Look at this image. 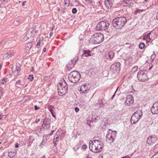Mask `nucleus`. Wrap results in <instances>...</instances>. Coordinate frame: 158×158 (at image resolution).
<instances>
[{"label":"nucleus","instance_id":"obj_1","mask_svg":"<svg viewBox=\"0 0 158 158\" xmlns=\"http://www.w3.org/2000/svg\"><path fill=\"white\" fill-rule=\"evenodd\" d=\"M127 22L126 18L124 17H120L116 18L112 21L113 26L118 29H121Z\"/></svg>","mask_w":158,"mask_h":158},{"label":"nucleus","instance_id":"obj_2","mask_svg":"<svg viewBox=\"0 0 158 158\" xmlns=\"http://www.w3.org/2000/svg\"><path fill=\"white\" fill-rule=\"evenodd\" d=\"M68 90V87L66 81L63 80L58 85V92L59 95L62 96L65 94Z\"/></svg>","mask_w":158,"mask_h":158},{"label":"nucleus","instance_id":"obj_3","mask_svg":"<svg viewBox=\"0 0 158 158\" xmlns=\"http://www.w3.org/2000/svg\"><path fill=\"white\" fill-rule=\"evenodd\" d=\"M80 73L77 71H73L68 75L69 80L73 83L77 82L81 78Z\"/></svg>","mask_w":158,"mask_h":158},{"label":"nucleus","instance_id":"obj_4","mask_svg":"<svg viewBox=\"0 0 158 158\" xmlns=\"http://www.w3.org/2000/svg\"><path fill=\"white\" fill-rule=\"evenodd\" d=\"M104 39L103 35L100 33H98L92 36L90 41L94 44H99L102 43Z\"/></svg>","mask_w":158,"mask_h":158},{"label":"nucleus","instance_id":"obj_5","mask_svg":"<svg viewBox=\"0 0 158 158\" xmlns=\"http://www.w3.org/2000/svg\"><path fill=\"white\" fill-rule=\"evenodd\" d=\"M143 115L142 111L140 110H138L132 115L131 119V123L134 124L136 123L140 119Z\"/></svg>","mask_w":158,"mask_h":158},{"label":"nucleus","instance_id":"obj_6","mask_svg":"<svg viewBox=\"0 0 158 158\" xmlns=\"http://www.w3.org/2000/svg\"><path fill=\"white\" fill-rule=\"evenodd\" d=\"M116 131H111L109 129L108 131V134L106 136V141L110 143H113L116 137Z\"/></svg>","mask_w":158,"mask_h":158},{"label":"nucleus","instance_id":"obj_7","mask_svg":"<svg viewBox=\"0 0 158 158\" xmlns=\"http://www.w3.org/2000/svg\"><path fill=\"white\" fill-rule=\"evenodd\" d=\"M109 25L107 21H101L97 25V29L99 31H105L108 29Z\"/></svg>","mask_w":158,"mask_h":158},{"label":"nucleus","instance_id":"obj_8","mask_svg":"<svg viewBox=\"0 0 158 158\" xmlns=\"http://www.w3.org/2000/svg\"><path fill=\"white\" fill-rule=\"evenodd\" d=\"M137 78L141 81H144L148 79L147 75V71L146 70H141L137 73Z\"/></svg>","mask_w":158,"mask_h":158},{"label":"nucleus","instance_id":"obj_9","mask_svg":"<svg viewBox=\"0 0 158 158\" xmlns=\"http://www.w3.org/2000/svg\"><path fill=\"white\" fill-rule=\"evenodd\" d=\"M96 142H98V140H94L93 141L90 140L89 142V149L92 152L97 153Z\"/></svg>","mask_w":158,"mask_h":158},{"label":"nucleus","instance_id":"obj_10","mask_svg":"<svg viewBox=\"0 0 158 158\" xmlns=\"http://www.w3.org/2000/svg\"><path fill=\"white\" fill-rule=\"evenodd\" d=\"M134 1L133 0H123L121 4L125 6H132L134 5Z\"/></svg>","mask_w":158,"mask_h":158},{"label":"nucleus","instance_id":"obj_11","mask_svg":"<svg viewBox=\"0 0 158 158\" xmlns=\"http://www.w3.org/2000/svg\"><path fill=\"white\" fill-rule=\"evenodd\" d=\"M151 110L153 114H158V102H156L153 104L151 108Z\"/></svg>","mask_w":158,"mask_h":158},{"label":"nucleus","instance_id":"obj_12","mask_svg":"<svg viewBox=\"0 0 158 158\" xmlns=\"http://www.w3.org/2000/svg\"><path fill=\"white\" fill-rule=\"evenodd\" d=\"M157 141V139L156 138L149 137L148 138L147 142L148 144L152 145L156 143Z\"/></svg>","mask_w":158,"mask_h":158},{"label":"nucleus","instance_id":"obj_13","mask_svg":"<svg viewBox=\"0 0 158 158\" xmlns=\"http://www.w3.org/2000/svg\"><path fill=\"white\" fill-rule=\"evenodd\" d=\"M134 102L133 97L131 95L127 97L125 102V105L128 106H130Z\"/></svg>","mask_w":158,"mask_h":158},{"label":"nucleus","instance_id":"obj_14","mask_svg":"<svg viewBox=\"0 0 158 158\" xmlns=\"http://www.w3.org/2000/svg\"><path fill=\"white\" fill-rule=\"evenodd\" d=\"M120 64L119 62H116L113 64L111 66V69L113 71H119L120 70Z\"/></svg>","mask_w":158,"mask_h":158},{"label":"nucleus","instance_id":"obj_15","mask_svg":"<svg viewBox=\"0 0 158 158\" xmlns=\"http://www.w3.org/2000/svg\"><path fill=\"white\" fill-rule=\"evenodd\" d=\"M88 85H83L81 86L80 91L82 92V93H87L88 91L89 90V88Z\"/></svg>","mask_w":158,"mask_h":158},{"label":"nucleus","instance_id":"obj_16","mask_svg":"<svg viewBox=\"0 0 158 158\" xmlns=\"http://www.w3.org/2000/svg\"><path fill=\"white\" fill-rule=\"evenodd\" d=\"M104 4L107 8H110L113 5V0H105Z\"/></svg>","mask_w":158,"mask_h":158},{"label":"nucleus","instance_id":"obj_17","mask_svg":"<svg viewBox=\"0 0 158 158\" xmlns=\"http://www.w3.org/2000/svg\"><path fill=\"white\" fill-rule=\"evenodd\" d=\"M42 127L44 129H48L49 128L50 126L49 124L48 123V119L45 118L44 119L42 125Z\"/></svg>","mask_w":158,"mask_h":158},{"label":"nucleus","instance_id":"obj_18","mask_svg":"<svg viewBox=\"0 0 158 158\" xmlns=\"http://www.w3.org/2000/svg\"><path fill=\"white\" fill-rule=\"evenodd\" d=\"M20 70V67L16 65L15 70L13 72V74L15 77H17L19 76Z\"/></svg>","mask_w":158,"mask_h":158},{"label":"nucleus","instance_id":"obj_19","mask_svg":"<svg viewBox=\"0 0 158 158\" xmlns=\"http://www.w3.org/2000/svg\"><path fill=\"white\" fill-rule=\"evenodd\" d=\"M98 140V142H96V144L97 145V152H98L100 151L102 148V143Z\"/></svg>","mask_w":158,"mask_h":158},{"label":"nucleus","instance_id":"obj_20","mask_svg":"<svg viewBox=\"0 0 158 158\" xmlns=\"http://www.w3.org/2000/svg\"><path fill=\"white\" fill-rule=\"evenodd\" d=\"M114 53L112 51H110L105 56V58L107 59H112L114 56Z\"/></svg>","mask_w":158,"mask_h":158},{"label":"nucleus","instance_id":"obj_21","mask_svg":"<svg viewBox=\"0 0 158 158\" xmlns=\"http://www.w3.org/2000/svg\"><path fill=\"white\" fill-rule=\"evenodd\" d=\"M151 34V32H149L147 34L144 35L143 37V40H146L147 43L150 42L151 40L150 35Z\"/></svg>","mask_w":158,"mask_h":158},{"label":"nucleus","instance_id":"obj_22","mask_svg":"<svg viewBox=\"0 0 158 158\" xmlns=\"http://www.w3.org/2000/svg\"><path fill=\"white\" fill-rule=\"evenodd\" d=\"M83 55L84 56L87 57L91 56V52L89 50H83Z\"/></svg>","mask_w":158,"mask_h":158},{"label":"nucleus","instance_id":"obj_23","mask_svg":"<svg viewBox=\"0 0 158 158\" xmlns=\"http://www.w3.org/2000/svg\"><path fill=\"white\" fill-rule=\"evenodd\" d=\"M33 31H34L33 29L31 28H30L27 32L26 35L28 38H30L32 35Z\"/></svg>","mask_w":158,"mask_h":158},{"label":"nucleus","instance_id":"obj_24","mask_svg":"<svg viewBox=\"0 0 158 158\" xmlns=\"http://www.w3.org/2000/svg\"><path fill=\"white\" fill-rule=\"evenodd\" d=\"M14 53L13 52H8L5 54V55L4 56V57H5L6 58L8 59L12 56H13L14 55Z\"/></svg>","mask_w":158,"mask_h":158},{"label":"nucleus","instance_id":"obj_25","mask_svg":"<svg viewBox=\"0 0 158 158\" xmlns=\"http://www.w3.org/2000/svg\"><path fill=\"white\" fill-rule=\"evenodd\" d=\"M32 46V44L31 43H28L27 44L26 46L27 50H29Z\"/></svg>","mask_w":158,"mask_h":158},{"label":"nucleus","instance_id":"obj_26","mask_svg":"<svg viewBox=\"0 0 158 158\" xmlns=\"http://www.w3.org/2000/svg\"><path fill=\"white\" fill-rule=\"evenodd\" d=\"M138 69V67L136 66H134L133 68H132V69L131 71V72L132 73H134L136 72Z\"/></svg>","mask_w":158,"mask_h":158},{"label":"nucleus","instance_id":"obj_27","mask_svg":"<svg viewBox=\"0 0 158 158\" xmlns=\"http://www.w3.org/2000/svg\"><path fill=\"white\" fill-rule=\"evenodd\" d=\"M60 135V133L59 132L57 131L56 132V134L54 136V139H57L58 138H59V136Z\"/></svg>","mask_w":158,"mask_h":158},{"label":"nucleus","instance_id":"obj_28","mask_svg":"<svg viewBox=\"0 0 158 158\" xmlns=\"http://www.w3.org/2000/svg\"><path fill=\"white\" fill-rule=\"evenodd\" d=\"M15 153L12 152H9L8 156L9 157L11 158L15 156Z\"/></svg>","mask_w":158,"mask_h":158},{"label":"nucleus","instance_id":"obj_29","mask_svg":"<svg viewBox=\"0 0 158 158\" xmlns=\"http://www.w3.org/2000/svg\"><path fill=\"white\" fill-rule=\"evenodd\" d=\"M145 46V44L143 43H140L139 45V47L141 49H142Z\"/></svg>","mask_w":158,"mask_h":158},{"label":"nucleus","instance_id":"obj_30","mask_svg":"<svg viewBox=\"0 0 158 158\" xmlns=\"http://www.w3.org/2000/svg\"><path fill=\"white\" fill-rule=\"evenodd\" d=\"M64 3L66 6H68L69 5L70 0H64Z\"/></svg>","mask_w":158,"mask_h":158},{"label":"nucleus","instance_id":"obj_31","mask_svg":"<svg viewBox=\"0 0 158 158\" xmlns=\"http://www.w3.org/2000/svg\"><path fill=\"white\" fill-rule=\"evenodd\" d=\"M78 60V58H77L75 60H71V62L73 64V66H74V65L76 64Z\"/></svg>","mask_w":158,"mask_h":158},{"label":"nucleus","instance_id":"obj_32","mask_svg":"<svg viewBox=\"0 0 158 158\" xmlns=\"http://www.w3.org/2000/svg\"><path fill=\"white\" fill-rule=\"evenodd\" d=\"M7 81V79L6 78H3L2 80V81L1 83L2 84H5V82H6Z\"/></svg>","mask_w":158,"mask_h":158},{"label":"nucleus","instance_id":"obj_33","mask_svg":"<svg viewBox=\"0 0 158 158\" xmlns=\"http://www.w3.org/2000/svg\"><path fill=\"white\" fill-rule=\"evenodd\" d=\"M34 78L33 76L32 75H30L29 76V77L28 78V79H29L31 81H32L33 80Z\"/></svg>","mask_w":158,"mask_h":158},{"label":"nucleus","instance_id":"obj_34","mask_svg":"<svg viewBox=\"0 0 158 158\" xmlns=\"http://www.w3.org/2000/svg\"><path fill=\"white\" fill-rule=\"evenodd\" d=\"M156 57V55L155 54H153L151 57V60L153 61L154 60V59Z\"/></svg>","mask_w":158,"mask_h":158},{"label":"nucleus","instance_id":"obj_35","mask_svg":"<svg viewBox=\"0 0 158 158\" xmlns=\"http://www.w3.org/2000/svg\"><path fill=\"white\" fill-rule=\"evenodd\" d=\"M154 151L156 152H158V145H156L154 149Z\"/></svg>","mask_w":158,"mask_h":158},{"label":"nucleus","instance_id":"obj_36","mask_svg":"<svg viewBox=\"0 0 158 158\" xmlns=\"http://www.w3.org/2000/svg\"><path fill=\"white\" fill-rule=\"evenodd\" d=\"M77 12V10L76 8H73L72 10V12L73 14H75Z\"/></svg>","mask_w":158,"mask_h":158},{"label":"nucleus","instance_id":"obj_37","mask_svg":"<svg viewBox=\"0 0 158 158\" xmlns=\"http://www.w3.org/2000/svg\"><path fill=\"white\" fill-rule=\"evenodd\" d=\"M48 108L49 110H52V109L53 108V107L51 105L49 106L48 107Z\"/></svg>","mask_w":158,"mask_h":158},{"label":"nucleus","instance_id":"obj_38","mask_svg":"<svg viewBox=\"0 0 158 158\" xmlns=\"http://www.w3.org/2000/svg\"><path fill=\"white\" fill-rule=\"evenodd\" d=\"M21 82H20V81L19 80L17 81V82H16V83H15V84L16 85H21Z\"/></svg>","mask_w":158,"mask_h":158},{"label":"nucleus","instance_id":"obj_39","mask_svg":"<svg viewBox=\"0 0 158 158\" xmlns=\"http://www.w3.org/2000/svg\"><path fill=\"white\" fill-rule=\"evenodd\" d=\"M82 148L83 149H85L87 148V146L85 144H84L82 146Z\"/></svg>","mask_w":158,"mask_h":158},{"label":"nucleus","instance_id":"obj_40","mask_svg":"<svg viewBox=\"0 0 158 158\" xmlns=\"http://www.w3.org/2000/svg\"><path fill=\"white\" fill-rule=\"evenodd\" d=\"M118 87L117 88V89H116V91H115V92H114V95H113V96H112V98H113L114 97V96H115V94H116V92L117 91V90H118Z\"/></svg>","mask_w":158,"mask_h":158},{"label":"nucleus","instance_id":"obj_41","mask_svg":"<svg viewBox=\"0 0 158 158\" xmlns=\"http://www.w3.org/2000/svg\"><path fill=\"white\" fill-rule=\"evenodd\" d=\"M39 107L35 105L34 106V109L35 110H38L39 109Z\"/></svg>","mask_w":158,"mask_h":158},{"label":"nucleus","instance_id":"obj_42","mask_svg":"<svg viewBox=\"0 0 158 158\" xmlns=\"http://www.w3.org/2000/svg\"><path fill=\"white\" fill-rule=\"evenodd\" d=\"M36 45L37 46H39V47L40 46V40H39V41L37 42Z\"/></svg>","mask_w":158,"mask_h":158},{"label":"nucleus","instance_id":"obj_43","mask_svg":"<svg viewBox=\"0 0 158 158\" xmlns=\"http://www.w3.org/2000/svg\"><path fill=\"white\" fill-rule=\"evenodd\" d=\"M79 109L78 107H75V110L76 112H77L79 111Z\"/></svg>","mask_w":158,"mask_h":158},{"label":"nucleus","instance_id":"obj_44","mask_svg":"<svg viewBox=\"0 0 158 158\" xmlns=\"http://www.w3.org/2000/svg\"><path fill=\"white\" fill-rule=\"evenodd\" d=\"M46 142L45 141V140H43L42 142H41V145H43L44 144V143Z\"/></svg>","mask_w":158,"mask_h":158},{"label":"nucleus","instance_id":"obj_45","mask_svg":"<svg viewBox=\"0 0 158 158\" xmlns=\"http://www.w3.org/2000/svg\"><path fill=\"white\" fill-rule=\"evenodd\" d=\"M19 144L18 143H16L15 144V147L16 148H18L19 147Z\"/></svg>","mask_w":158,"mask_h":158},{"label":"nucleus","instance_id":"obj_46","mask_svg":"<svg viewBox=\"0 0 158 158\" xmlns=\"http://www.w3.org/2000/svg\"><path fill=\"white\" fill-rule=\"evenodd\" d=\"M40 121V119L39 118L37 120L35 121V123H37L38 122H39Z\"/></svg>","mask_w":158,"mask_h":158},{"label":"nucleus","instance_id":"obj_47","mask_svg":"<svg viewBox=\"0 0 158 158\" xmlns=\"http://www.w3.org/2000/svg\"><path fill=\"white\" fill-rule=\"evenodd\" d=\"M26 2V1H23L22 3V6H24L25 5V3Z\"/></svg>","mask_w":158,"mask_h":158},{"label":"nucleus","instance_id":"obj_48","mask_svg":"<svg viewBox=\"0 0 158 158\" xmlns=\"http://www.w3.org/2000/svg\"><path fill=\"white\" fill-rule=\"evenodd\" d=\"M43 51L44 52H45L46 51V48H44L43 49Z\"/></svg>","mask_w":158,"mask_h":158},{"label":"nucleus","instance_id":"obj_49","mask_svg":"<svg viewBox=\"0 0 158 158\" xmlns=\"http://www.w3.org/2000/svg\"><path fill=\"white\" fill-rule=\"evenodd\" d=\"M49 111L50 112H51V114H53V110H49Z\"/></svg>","mask_w":158,"mask_h":158},{"label":"nucleus","instance_id":"obj_50","mask_svg":"<svg viewBox=\"0 0 158 158\" xmlns=\"http://www.w3.org/2000/svg\"><path fill=\"white\" fill-rule=\"evenodd\" d=\"M156 19L158 20V13L156 15Z\"/></svg>","mask_w":158,"mask_h":158},{"label":"nucleus","instance_id":"obj_51","mask_svg":"<svg viewBox=\"0 0 158 158\" xmlns=\"http://www.w3.org/2000/svg\"><path fill=\"white\" fill-rule=\"evenodd\" d=\"M52 32H51L49 34V35H50V36H51L52 35Z\"/></svg>","mask_w":158,"mask_h":158},{"label":"nucleus","instance_id":"obj_52","mask_svg":"<svg viewBox=\"0 0 158 158\" xmlns=\"http://www.w3.org/2000/svg\"><path fill=\"white\" fill-rule=\"evenodd\" d=\"M153 65H152L151 67L149 68V70H150L151 69H152V68L153 67Z\"/></svg>","mask_w":158,"mask_h":158},{"label":"nucleus","instance_id":"obj_53","mask_svg":"<svg viewBox=\"0 0 158 158\" xmlns=\"http://www.w3.org/2000/svg\"><path fill=\"white\" fill-rule=\"evenodd\" d=\"M52 114V116L53 117H55V115L53 113V114Z\"/></svg>","mask_w":158,"mask_h":158},{"label":"nucleus","instance_id":"obj_54","mask_svg":"<svg viewBox=\"0 0 158 158\" xmlns=\"http://www.w3.org/2000/svg\"><path fill=\"white\" fill-rule=\"evenodd\" d=\"M3 41H1L0 42V45L1 44H2L3 43Z\"/></svg>","mask_w":158,"mask_h":158},{"label":"nucleus","instance_id":"obj_55","mask_svg":"<svg viewBox=\"0 0 158 158\" xmlns=\"http://www.w3.org/2000/svg\"><path fill=\"white\" fill-rule=\"evenodd\" d=\"M148 1V0H145L144 2V3H145V2H147Z\"/></svg>","mask_w":158,"mask_h":158},{"label":"nucleus","instance_id":"obj_56","mask_svg":"<svg viewBox=\"0 0 158 158\" xmlns=\"http://www.w3.org/2000/svg\"><path fill=\"white\" fill-rule=\"evenodd\" d=\"M54 146H55V147H56V143H55V144H54Z\"/></svg>","mask_w":158,"mask_h":158},{"label":"nucleus","instance_id":"obj_57","mask_svg":"<svg viewBox=\"0 0 158 158\" xmlns=\"http://www.w3.org/2000/svg\"><path fill=\"white\" fill-rule=\"evenodd\" d=\"M52 132L50 134H49V135H52Z\"/></svg>","mask_w":158,"mask_h":158},{"label":"nucleus","instance_id":"obj_58","mask_svg":"<svg viewBox=\"0 0 158 158\" xmlns=\"http://www.w3.org/2000/svg\"><path fill=\"white\" fill-rule=\"evenodd\" d=\"M57 10H59H59H60V8H59Z\"/></svg>","mask_w":158,"mask_h":158},{"label":"nucleus","instance_id":"obj_59","mask_svg":"<svg viewBox=\"0 0 158 158\" xmlns=\"http://www.w3.org/2000/svg\"><path fill=\"white\" fill-rule=\"evenodd\" d=\"M54 130L52 131V133H53V132H54Z\"/></svg>","mask_w":158,"mask_h":158},{"label":"nucleus","instance_id":"obj_60","mask_svg":"<svg viewBox=\"0 0 158 158\" xmlns=\"http://www.w3.org/2000/svg\"><path fill=\"white\" fill-rule=\"evenodd\" d=\"M17 22H19L20 21V20H17Z\"/></svg>","mask_w":158,"mask_h":158},{"label":"nucleus","instance_id":"obj_61","mask_svg":"<svg viewBox=\"0 0 158 158\" xmlns=\"http://www.w3.org/2000/svg\"><path fill=\"white\" fill-rule=\"evenodd\" d=\"M1 118H1V115H0V119H1Z\"/></svg>","mask_w":158,"mask_h":158},{"label":"nucleus","instance_id":"obj_62","mask_svg":"<svg viewBox=\"0 0 158 158\" xmlns=\"http://www.w3.org/2000/svg\"><path fill=\"white\" fill-rule=\"evenodd\" d=\"M125 156H124L123 157H122V158H125Z\"/></svg>","mask_w":158,"mask_h":158},{"label":"nucleus","instance_id":"obj_63","mask_svg":"<svg viewBox=\"0 0 158 158\" xmlns=\"http://www.w3.org/2000/svg\"><path fill=\"white\" fill-rule=\"evenodd\" d=\"M128 44V43H127V44Z\"/></svg>","mask_w":158,"mask_h":158},{"label":"nucleus","instance_id":"obj_64","mask_svg":"<svg viewBox=\"0 0 158 158\" xmlns=\"http://www.w3.org/2000/svg\"><path fill=\"white\" fill-rule=\"evenodd\" d=\"M1 98V97H0V99Z\"/></svg>","mask_w":158,"mask_h":158}]
</instances>
